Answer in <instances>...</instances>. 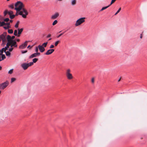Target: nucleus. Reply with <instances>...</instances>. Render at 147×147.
<instances>
[{
    "instance_id": "obj_1",
    "label": "nucleus",
    "mask_w": 147,
    "mask_h": 147,
    "mask_svg": "<svg viewBox=\"0 0 147 147\" xmlns=\"http://www.w3.org/2000/svg\"><path fill=\"white\" fill-rule=\"evenodd\" d=\"M15 38V36H11L8 35L7 37V43L10 46V48L9 49V51H12L14 48H17L18 47V44L16 42L15 40H14Z\"/></svg>"
},
{
    "instance_id": "obj_2",
    "label": "nucleus",
    "mask_w": 147,
    "mask_h": 147,
    "mask_svg": "<svg viewBox=\"0 0 147 147\" xmlns=\"http://www.w3.org/2000/svg\"><path fill=\"white\" fill-rule=\"evenodd\" d=\"M15 6L14 9L17 11H20L24 8V5L22 2L18 1L15 3Z\"/></svg>"
},
{
    "instance_id": "obj_3",
    "label": "nucleus",
    "mask_w": 147,
    "mask_h": 147,
    "mask_svg": "<svg viewBox=\"0 0 147 147\" xmlns=\"http://www.w3.org/2000/svg\"><path fill=\"white\" fill-rule=\"evenodd\" d=\"M19 14L20 15L22 16L23 18H26L28 14V12L27 10L24 8L19 12Z\"/></svg>"
},
{
    "instance_id": "obj_4",
    "label": "nucleus",
    "mask_w": 147,
    "mask_h": 147,
    "mask_svg": "<svg viewBox=\"0 0 147 147\" xmlns=\"http://www.w3.org/2000/svg\"><path fill=\"white\" fill-rule=\"evenodd\" d=\"M85 19L86 18L85 17L79 19L76 21L75 24V26H77L80 25L85 22Z\"/></svg>"
},
{
    "instance_id": "obj_5",
    "label": "nucleus",
    "mask_w": 147,
    "mask_h": 147,
    "mask_svg": "<svg viewBox=\"0 0 147 147\" xmlns=\"http://www.w3.org/2000/svg\"><path fill=\"white\" fill-rule=\"evenodd\" d=\"M33 65L32 63H24L21 65V67L24 70H26L30 66Z\"/></svg>"
},
{
    "instance_id": "obj_6",
    "label": "nucleus",
    "mask_w": 147,
    "mask_h": 147,
    "mask_svg": "<svg viewBox=\"0 0 147 147\" xmlns=\"http://www.w3.org/2000/svg\"><path fill=\"white\" fill-rule=\"evenodd\" d=\"M71 70L69 69H67L66 71V77L69 80H71L73 78L72 75L71 73Z\"/></svg>"
},
{
    "instance_id": "obj_7",
    "label": "nucleus",
    "mask_w": 147,
    "mask_h": 147,
    "mask_svg": "<svg viewBox=\"0 0 147 147\" xmlns=\"http://www.w3.org/2000/svg\"><path fill=\"white\" fill-rule=\"evenodd\" d=\"M9 84V82L8 81L0 84V89L3 90Z\"/></svg>"
},
{
    "instance_id": "obj_8",
    "label": "nucleus",
    "mask_w": 147,
    "mask_h": 147,
    "mask_svg": "<svg viewBox=\"0 0 147 147\" xmlns=\"http://www.w3.org/2000/svg\"><path fill=\"white\" fill-rule=\"evenodd\" d=\"M30 42L29 41H26L24 43L21 45H20L19 47V49H23L25 48L27 45L28 42Z\"/></svg>"
},
{
    "instance_id": "obj_9",
    "label": "nucleus",
    "mask_w": 147,
    "mask_h": 147,
    "mask_svg": "<svg viewBox=\"0 0 147 147\" xmlns=\"http://www.w3.org/2000/svg\"><path fill=\"white\" fill-rule=\"evenodd\" d=\"M10 46L7 43L6 46L4 48H3L1 50V54H2L3 52L5 53V52L7 50H8V49L9 48Z\"/></svg>"
},
{
    "instance_id": "obj_10",
    "label": "nucleus",
    "mask_w": 147,
    "mask_h": 147,
    "mask_svg": "<svg viewBox=\"0 0 147 147\" xmlns=\"http://www.w3.org/2000/svg\"><path fill=\"white\" fill-rule=\"evenodd\" d=\"M7 25V26H10V23H5L4 22H1L0 21V27L3 26L4 25Z\"/></svg>"
},
{
    "instance_id": "obj_11",
    "label": "nucleus",
    "mask_w": 147,
    "mask_h": 147,
    "mask_svg": "<svg viewBox=\"0 0 147 147\" xmlns=\"http://www.w3.org/2000/svg\"><path fill=\"white\" fill-rule=\"evenodd\" d=\"M40 55V53H35L31 55L29 57L30 59L32 58L39 56Z\"/></svg>"
},
{
    "instance_id": "obj_12",
    "label": "nucleus",
    "mask_w": 147,
    "mask_h": 147,
    "mask_svg": "<svg viewBox=\"0 0 147 147\" xmlns=\"http://www.w3.org/2000/svg\"><path fill=\"white\" fill-rule=\"evenodd\" d=\"M54 49H50L48 50L45 53L46 55H48L51 54L54 51Z\"/></svg>"
},
{
    "instance_id": "obj_13",
    "label": "nucleus",
    "mask_w": 147,
    "mask_h": 147,
    "mask_svg": "<svg viewBox=\"0 0 147 147\" xmlns=\"http://www.w3.org/2000/svg\"><path fill=\"white\" fill-rule=\"evenodd\" d=\"M38 48L40 51V52L41 53L43 52L45 50V49L44 48V47H42V46L41 45H38Z\"/></svg>"
},
{
    "instance_id": "obj_14",
    "label": "nucleus",
    "mask_w": 147,
    "mask_h": 147,
    "mask_svg": "<svg viewBox=\"0 0 147 147\" xmlns=\"http://www.w3.org/2000/svg\"><path fill=\"white\" fill-rule=\"evenodd\" d=\"M59 15L58 13H56L52 16L51 18L53 19H55L59 16Z\"/></svg>"
},
{
    "instance_id": "obj_15",
    "label": "nucleus",
    "mask_w": 147,
    "mask_h": 147,
    "mask_svg": "<svg viewBox=\"0 0 147 147\" xmlns=\"http://www.w3.org/2000/svg\"><path fill=\"white\" fill-rule=\"evenodd\" d=\"M23 28H22L21 29L18 28V37H19L20 36V35L22 33V32L23 31Z\"/></svg>"
},
{
    "instance_id": "obj_16",
    "label": "nucleus",
    "mask_w": 147,
    "mask_h": 147,
    "mask_svg": "<svg viewBox=\"0 0 147 147\" xmlns=\"http://www.w3.org/2000/svg\"><path fill=\"white\" fill-rule=\"evenodd\" d=\"M76 0H72L71 1V4L72 5H74L76 4Z\"/></svg>"
},
{
    "instance_id": "obj_17",
    "label": "nucleus",
    "mask_w": 147,
    "mask_h": 147,
    "mask_svg": "<svg viewBox=\"0 0 147 147\" xmlns=\"http://www.w3.org/2000/svg\"><path fill=\"white\" fill-rule=\"evenodd\" d=\"M12 51H9H9H6L5 52L6 55L7 56H10L11 55V53H10V52H11Z\"/></svg>"
},
{
    "instance_id": "obj_18",
    "label": "nucleus",
    "mask_w": 147,
    "mask_h": 147,
    "mask_svg": "<svg viewBox=\"0 0 147 147\" xmlns=\"http://www.w3.org/2000/svg\"><path fill=\"white\" fill-rule=\"evenodd\" d=\"M38 59L37 58H35L33 59L32 62H30V63H32L33 64L34 63H36L38 60Z\"/></svg>"
},
{
    "instance_id": "obj_19",
    "label": "nucleus",
    "mask_w": 147,
    "mask_h": 147,
    "mask_svg": "<svg viewBox=\"0 0 147 147\" xmlns=\"http://www.w3.org/2000/svg\"><path fill=\"white\" fill-rule=\"evenodd\" d=\"M8 7L11 9H13L14 8V5L13 4H11L9 5Z\"/></svg>"
},
{
    "instance_id": "obj_20",
    "label": "nucleus",
    "mask_w": 147,
    "mask_h": 147,
    "mask_svg": "<svg viewBox=\"0 0 147 147\" xmlns=\"http://www.w3.org/2000/svg\"><path fill=\"white\" fill-rule=\"evenodd\" d=\"M13 34L15 36L18 37V33L17 32V30H14Z\"/></svg>"
},
{
    "instance_id": "obj_21",
    "label": "nucleus",
    "mask_w": 147,
    "mask_h": 147,
    "mask_svg": "<svg viewBox=\"0 0 147 147\" xmlns=\"http://www.w3.org/2000/svg\"><path fill=\"white\" fill-rule=\"evenodd\" d=\"M110 6L109 5L108 6H106V7H103L102 9H101L100 10V11H102L103 10L107 9V8H108V7H109Z\"/></svg>"
},
{
    "instance_id": "obj_22",
    "label": "nucleus",
    "mask_w": 147,
    "mask_h": 147,
    "mask_svg": "<svg viewBox=\"0 0 147 147\" xmlns=\"http://www.w3.org/2000/svg\"><path fill=\"white\" fill-rule=\"evenodd\" d=\"M1 55L2 60H3L4 59H5L6 57L4 54H1Z\"/></svg>"
},
{
    "instance_id": "obj_23",
    "label": "nucleus",
    "mask_w": 147,
    "mask_h": 147,
    "mask_svg": "<svg viewBox=\"0 0 147 147\" xmlns=\"http://www.w3.org/2000/svg\"><path fill=\"white\" fill-rule=\"evenodd\" d=\"M8 32L9 34H12L13 33V31L12 29H9L8 30Z\"/></svg>"
},
{
    "instance_id": "obj_24",
    "label": "nucleus",
    "mask_w": 147,
    "mask_h": 147,
    "mask_svg": "<svg viewBox=\"0 0 147 147\" xmlns=\"http://www.w3.org/2000/svg\"><path fill=\"white\" fill-rule=\"evenodd\" d=\"M47 44L48 42H45L43 43L41 46H42V47H46L47 46Z\"/></svg>"
},
{
    "instance_id": "obj_25",
    "label": "nucleus",
    "mask_w": 147,
    "mask_h": 147,
    "mask_svg": "<svg viewBox=\"0 0 147 147\" xmlns=\"http://www.w3.org/2000/svg\"><path fill=\"white\" fill-rule=\"evenodd\" d=\"M13 13V12L12 11H8V14L10 16L12 15Z\"/></svg>"
},
{
    "instance_id": "obj_26",
    "label": "nucleus",
    "mask_w": 147,
    "mask_h": 147,
    "mask_svg": "<svg viewBox=\"0 0 147 147\" xmlns=\"http://www.w3.org/2000/svg\"><path fill=\"white\" fill-rule=\"evenodd\" d=\"M121 10V7H120L119 8L118 10L117 11V12L115 13V15H117Z\"/></svg>"
},
{
    "instance_id": "obj_27",
    "label": "nucleus",
    "mask_w": 147,
    "mask_h": 147,
    "mask_svg": "<svg viewBox=\"0 0 147 147\" xmlns=\"http://www.w3.org/2000/svg\"><path fill=\"white\" fill-rule=\"evenodd\" d=\"M13 69H11L9 70L8 71V74H11L13 73Z\"/></svg>"
},
{
    "instance_id": "obj_28",
    "label": "nucleus",
    "mask_w": 147,
    "mask_h": 147,
    "mask_svg": "<svg viewBox=\"0 0 147 147\" xmlns=\"http://www.w3.org/2000/svg\"><path fill=\"white\" fill-rule=\"evenodd\" d=\"M19 21H18L17 23L15 24V27L16 28H18V26L19 24Z\"/></svg>"
},
{
    "instance_id": "obj_29",
    "label": "nucleus",
    "mask_w": 147,
    "mask_h": 147,
    "mask_svg": "<svg viewBox=\"0 0 147 147\" xmlns=\"http://www.w3.org/2000/svg\"><path fill=\"white\" fill-rule=\"evenodd\" d=\"M57 21L56 20H55L52 24V25L53 26L55 25L57 23Z\"/></svg>"
},
{
    "instance_id": "obj_30",
    "label": "nucleus",
    "mask_w": 147,
    "mask_h": 147,
    "mask_svg": "<svg viewBox=\"0 0 147 147\" xmlns=\"http://www.w3.org/2000/svg\"><path fill=\"white\" fill-rule=\"evenodd\" d=\"M16 80V79L15 78H13L11 79V83H12Z\"/></svg>"
},
{
    "instance_id": "obj_31",
    "label": "nucleus",
    "mask_w": 147,
    "mask_h": 147,
    "mask_svg": "<svg viewBox=\"0 0 147 147\" xmlns=\"http://www.w3.org/2000/svg\"><path fill=\"white\" fill-rule=\"evenodd\" d=\"M3 28H4L5 29H7L9 28H11V26H3Z\"/></svg>"
},
{
    "instance_id": "obj_32",
    "label": "nucleus",
    "mask_w": 147,
    "mask_h": 147,
    "mask_svg": "<svg viewBox=\"0 0 147 147\" xmlns=\"http://www.w3.org/2000/svg\"><path fill=\"white\" fill-rule=\"evenodd\" d=\"M60 42V41L59 40H58L57 41L55 42V46H57L58 44Z\"/></svg>"
},
{
    "instance_id": "obj_33",
    "label": "nucleus",
    "mask_w": 147,
    "mask_h": 147,
    "mask_svg": "<svg viewBox=\"0 0 147 147\" xmlns=\"http://www.w3.org/2000/svg\"><path fill=\"white\" fill-rule=\"evenodd\" d=\"M9 20V19L8 18H7L4 19V22H8Z\"/></svg>"
},
{
    "instance_id": "obj_34",
    "label": "nucleus",
    "mask_w": 147,
    "mask_h": 147,
    "mask_svg": "<svg viewBox=\"0 0 147 147\" xmlns=\"http://www.w3.org/2000/svg\"><path fill=\"white\" fill-rule=\"evenodd\" d=\"M8 13V11L7 10H5L4 12V16H5Z\"/></svg>"
},
{
    "instance_id": "obj_35",
    "label": "nucleus",
    "mask_w": 147,
    "mask_h": 147,
    "mask_svg": "<svg viewBox=\"0 0 147 147\" xmlns=\"http://www.w3.org/2000/svg\"><path fill=\"white\" fill-rule=\"evenodd\" d=\"M9 17L11 19H13L15 17L14 15H12L9 16Z\"/></svg>"
},
{
    "instance_id": "obj_36",
    "label": "nucleus",
    "mask_w": 147,
    "mask_h": 147,
    "mask_svg": "<svg viewBox=\"0 0 147 147\" xmlns=\"http://www.w3.org/2000/svg\"><path fill=\"white\" fill-rule=\"evenodd\" d=\"M38 47H36V49H35V52H36V53H40L39 52H38Z\"/></svg>"
},
{
    "instance_id": "obj_37",
    "label": "nucleus",
    "mask_w": 147,
    "mask_h": 147,
    "mask_svg": "<svg viewBox=\"0 0 147 147\" xmlns=\"http://www.w3.org/2000/svg\"><path fill=\"white\" fill-rule=\"evenodd\" d=\"M20 11H16V14H15V15H14L15 17V16H17L18 15H19V12H20Z\"/></svg>"
},
{
    "instance_id": "obj_38",
    "label": "nucleus",
    "mask_w": 147,
    "mask_h": 147,
    "mask_svg": "<svg viewBox=\"0 0 147 147\" xmlns=\"http://www.w3.org/2000/svg\"><path fill=\"white\" fill-rule=\"evenodd\" d=\"M94 78H93L91 80V82L92 83H94Z\"/></svg>"
},
{
    "instance_id": "obj_39",
    "label": "nucleus",
    "mask_w": 147,
    "mask_h": 147,
    "mask_svg": "<svg viewBox=\"0 0 147 147\" xmlns=\"http://www.w3.org/2000/svg\"><path fill=\"white\" fill-rule=\"evenodd\" d=\"M21 52L22 53L24 54L27 53V51L26 50L25 51H22Z\"/></svg>"
},
{
    "instance_id": "obj_40",
    "label": "nucleus",
    "mask_w": 147,
    "mask_h": 147,
    "mask_svg": "<svg viewBox=\"0 0 147 147\" xmlns=\"http://www.w3.org/2000/svg\"><path fill=\"white\" fill-rule=\"evenodd\" d=\"M54 47V46L53 45H51L50 47V49H52Z\"/></svg>"
},
{
    "instance_id": "obj_41",
    "label": "nucleus",
    "mask_w": 147,
    "mask_h": 147,
    "mask_svg": "<svg viewBox=\"0 0 147 147\" xmlns=\"http://www.w3.org/2000/svg\"><path fill=\"white\" fill-rule=\"evenodd\" d=\"M16 42H19L20 41V40L18 38L16 40H15Z\"/></svg>"
},
{
    "instance_id": "obj_42",
    "label": "nucleus",
    "mask_w": 147,
    "mask_h": 147,
    "mask_svg": "<svg viewBox=\"0 0 147 147\" xmlns=\"http://www.w3.org/2000/svg\"><path fill=\"white\" fill-rule=\"evenodd\" d=\"M51 36V35L50 34H48L47 36V38H48L50 37Z\"/></svg>"
},
{
    "instance_id": "obj_43",
    "label": "nucleus",
    "mask_w": 147,
    "mask_h": 147,
    "mask_svg": "<svg viewBox=\"0 0 147 147\" xmlns=\"http://www.w3.org/2000/svg\"><path fill=\"white\" fill-rule=\"evenodd\" d=\"M63 34V33H61V34H60L59 35H58L57 36V38H58L60 36H61V35H62Z\"/></svg>"
},
{
    "instance_id": "obj_44",
    "label": "nucleus",
    "mask_w": 147,
    "mask_h": 147,
    "mask_svg": "<svg viewBox=\"0 0 147 147\" xmlns=\"http://www.w3.org/2000/svg\"><path fill=\"white\" fill-rule=\"evenodd\" d=\"M142 38V34H141V35H140V38Z\"/></svg>"
},
{
    "instance_id": "obj_45",
    "label": "nucleus",
    "mask_w": 147,
    "mask_h": 147,
    "mask_svg": "<svg viewBox=\"0 0 147 147\" xmlns=\"http://www.w3.org/2000/svg\"><path fill=\"white\" fill-rule=\"evenodd\" d=\"M12 22H13V20H10V22H10V23H12Z\"/></svg>"
},
{
    "instance_id": "obj_46",
    "label": "nucleus",
    "mask_w": 147,
    "mask_h": 147,
    "mask_svg": "<svg viewBox=\"0 0 147 147\" xmlns=\"http://www.w3.org/2000/svg\"><path fill=\"white\" fill-rule=\"evenodd\" d=\"M30 47V45H28V47H27V48H29V47Z\"/></svg>"
},
{
    "instance_id": "obj_47",
    "label": "nucleus",
    "mask_w": 147,
    "mask_h": 147,
    "mask_svg": "<svg viewBox=\"0 0 147 147\" xmlns=\"http://www.w3.org/2000/svg\"><path fill=\"white\" fill-rule=\"evenodd\" d=\"M2 69V67L0 66V70H1Z\"/></svg>"
},
{
    "instance_id": "obj_48",
    "label": "nucleus",
    "mask_w": 147,
    "mask_h": 147,
    "mask_svg": "<svg viewBox=\"0 0 147 147\" xmlns=\"http://www.w3.org/2000/svg\"><path fill=\"white\" fill-rule=\"evenodd\" d=\"M121 80V78H120V79L118 80V82H119V81H120Z\"/></svg>"
},
{
    "instance_id": "obj_49",
    "label": "nucleus",
    "mask_w": 147,
    "mask_h": 147,
    "mask_svg": "<svg viewBox=\"0 0 147 147\" xmlns=\"http://www.w3.org/2000/svg\"><path fill=\"white\" fill-rule=\"evenodd\" d=\"M51 39H52V38H49V40H51Z\"/></svg>"
},
{
    "instance_id": "obj_50",
    "label": "nucleus",
    "mask_w": 147,
    "mask_h": 147,
    "mask_svg": "<svg viewBox=\"0 0 147 147\" xmlns=\"http://www.w3.org/2000/svg\"><path fill=\"white\" fill-rule=\"evenodd\" d=\"M58 1H62L63 0H58Z\"/></svg>"
},
{
    "instance_id": "obj_51",
    "label": "nucleus",
    "mask_w": 147,
    "mask_h": 147,
    "mask_svg": "<svg viewBox=\"0 0 147 147\" xmlns=\"http://www.w3.org/2000/svg\"><path fill=\"white\" fill-rule=\"evenodd\" d=\"M2 61V60L1 59V57L0 56V61Z\"/></svg>"
},
{
    "instance_id": "obj_52",
    "label": "nucleus",
    "mask_w": 147,
    "mask_h": 147,
    "mask_svg": "<svg viewBox=\"0 0 147 147\" xmlns=\"http://www.w3.org/2000/svg\"><path fill=\"white\" fill-rule=\"evenodd\" d=\"M1 91H0V94H1Z\"/></svg>"
},
{
    "instance_id": "obj_53",
    "label": "nucleus",
    "mask_w": 147,
    "mask_h": 147,
    "mask_svg": "<svg viewBox=\"0 0 147 147\" xmlns=\"http://www.w3.org/2000/svg\"><path fill=\"white\" fill-rule=\"evenodd\" d=\"M1 17V16L0 15V17Z\"/></svg>"
},
{
    "instance_id": "obj_54",
    "label": "nucleus",
    "mask_w": 147,
    "mask_h": 147,
    "mask_svg": "<svg viewBox=\"0 0 147 147\" xmlns=\"http://www.w3.org/2000/svg\"><path fill=\"white\" fill-rule=\"evenodd\" d=\"M0 52H1V50H0Z\"/></svg>"
},
{
    "instance_id": "obj_55",
    "label": "nucleus",
    "mask_w": 147,
    "mask_h": 147,
    "mask_svg": "<svg viewBox=\"0 0 147 147\" xmlns=\"http://www.w3.org/2000/svg\"><path fill=\"white\" fill-rule=\"evenodd\" d=\"M1 55V54L0 53V55Z\"/></svg>"
}]
</instances>
